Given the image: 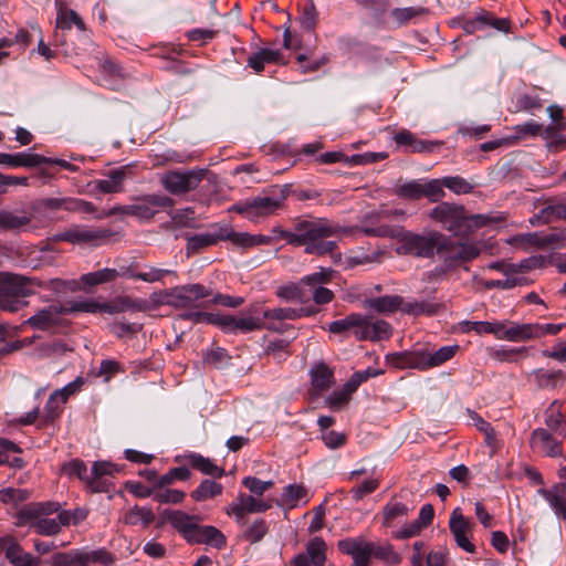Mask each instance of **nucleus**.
Masks as SVG:
<instances>
[{"label":"nucleus","mask_w":566,"mask_h":566,"mask_svg":"<svg viewBox=\"0 0 566 566\" xmlns=\"http://www.w3.org/2000/svg\"><path fill=\"white\" fill-rule=\"evenodd\" d=\"M438 304H433L427 301L405 302V300L402 298L401 312L409 315H433L438 312Z\"/></svg>","instance_id":"obj_44"},{"label":"nucleus","mask_w":566,"mask_h":566,"mask_svg":"<svg viewBox=\"0 0 566 566\" xmlns=\"http://www.w3.org/2000/svg\"><path fill=\"white\" fill-rule=\"evenodd\" d=\"M526 379L539 389H554L565 384L566 374L560 369L538 368L528 373Z\"/></svg>","instance_id":"obj_17"},{"label":"nucleus","mask_w":566,"mask_h":566,"mask_svg":"<svg viewBox=\"0 0 566 566\" xmlns=\"http://www.w3.org/2000/svg\"><path fill=\"white\" fill-rule=\"evenodd\" d=\"M537 219H541L544 223H551L559 219L566 220V203L558 202L544 207Z\"/></svg>","instance_id":"obj_56"},{"label":"nucleus","mask_w":566,"mask_h":566,"mask_svg":"<svg viewBox=\"0 0 566 566\" xmlns=\"http://www.w3.org/2000/svg\"><path fill=\"white\" fill-rule=\"evenodd\" d=\"M221 229L222 226H213L212 232L199 233L188 238L187 241V251L188 253H198L201 250L217 244L219 241H222L221 238Z\"/></svg>","instance_id":"obj_32"},{"label":"nucleus","mask_w":566,"mask_h":566,"mask_svg":"<svg viewBox=\"0 0 566 566\" xmlns=\"http://www.w3.org/2000/svg\"><path fill=\"white\" fill-rule=\"evenodd\" d=\"M222 485L213 480L206 479L203 480L199 486L193 490L190 494V496L198 501L202 502L208 499H212L217 495H220L222 493Z\"/></svg>","instance_id":"obj_43"},{"label":"nucleus","mask_w":566,"mask_h":566,"mask_svg":"<svg viewBox=\"0 0 566 566\" xmlns=\"http://www.w3.org/2000/svg\"><path fill=\"white\" fill-rule=\"evenodd\" d=\"M505 218L501 216H494V214H469L465 211V220L463 224V231L462 237H467L475 232L478 229L494 224L504 222Z\"/></svg>","instance_id":"obj_33"},{"label":"nucleus","mask_w":566,"mask_h":566,"mask_svg":"<svg viewBox=\"0 0 566 566\" xmlns=\"http://www.w3.org/2000/svg\"><path fill=\"white\" fill-rule=\"evenodd\" d=\"M557 234H543L539 232L516 234L507 240V243L516 248L528 250L531 248H547L559 241Z\"/></svg>","instance_id":"obj_20"},{"label":"nucleus","mask_w":566,"mask_h":566,"mask_svg":"<svg viewBox=\"0 0 566 566\" xmlns=\"http://www.w3.org/2000/svg\"><path fill=\"white\" fill-rule=\"evenodd\" d=\"M559 478L566 480V467L559 470ZM542 495L558 518L566 521V482L554 484L551 489H538Z\"/></svg>","instance_id":"obj_13"},{"label":"nucleus","mask_w":566,"mask_h":566,"mask_svg":"<svg viewBox=\"0 0 566 566\" xmlns=\"http://www.w3.org/2000/svg\"><path fill=\"white\" fill-rule=\"evenodd\" d=\"M263 317L265 319L295 321L300 318V313L297 312V308L293 307H276L264 311Z\"/></svg>","instance_id":"obj_60"},{"label":"nucleus","mask_w":566,"mask_h":566,"mask_svg":"<svg viewBox=\"0 0 566 566\" xmlns=\"http://www.w3.org/2000/svg\"><path fill=\"white\" fill-rule=\"evenodd\" d=\"M263 326V323L259 317L254 316H241L235 317L233 315H221L220 316V324L219 327H221L224 332L228 333H235L238 331L243 333H249L253 331L261 329Z\"/></svg>","instance_id":"obj_23"},{"label":"nucleus","mask_w":566,"mask_h":566,"mask_svg":"<svg viewBox=\"0 0 566 566\" xmlns=\"http://www.w3.org/2000/svg\"><path fill=\"white\" fill-rule=\"evenodd\" d=\"M531 446L534 450L547 455L558 457L562 454V443L552 433L543 428L533 430Z\"/></svg>","instance_id":"obj_19"},{"label":"nucleus","mask_w":566,"mask_h":566,"mask_svg":"<svg viewBox=\"0 0 566 566\" xmlns=\"http://www.w3.org/2000/svg\"><path fill=\"white\" fill-rule=\"evenodd\" d=\"M473 524L462 514L459 507L454 509L449 520V528L459 547L468 553H474L475 546L470 542L468 534L472 532Z\"/></svg>","instance_id":"obj_15"},{"label":"nucleus","mask_w":566,"mask_h":566,"mask_svg":"<svg viewBox=\"0 0 566 566\" xmlns=\"http://www.w3.org/2000/svg\"><path fill=\"white\" fill-rule=\"evenodd\" d=\"M189 464L202 472L203 474L212 478H221L224 474V469L216 465L209 458L201 454L191 453L187 457Z\"/></svg>","instance_id":"obj_39"},{"label":"nucleus","mask_w":566,"mask_h":566,"mask_svg":"<svg viewBox=\"0 0 566 566\" xmlns=\"http://www.w3.org/2000/svg\"><path fill=\"white\" fill-rule=\"evenodd\" d=\"M33 293L32 281L25 276L0 273V308L17 312L25 302L22 300Z\"/></svg>","instance_id":"obj_4"},{"label":"nucleus","mask_w":566,"mask_h":566,"mask_svg":"<svg viewBox=\"0 0 566 566\" xmlns=\"http://www.w3.org/2000/svg\"><path fill=\"white\" fill-rule=\"evenodd\" d=\"M560 407L562 403L558 400H554L545 410V424L552 431H559L562 424L566 421Z\"/></svg>","instance_id":"obj_46"},{"label":"nucleus","mask_w":566,"mask_h":566,"mask_svg":"<svg viewBox=\"0 0 566 566\" xmlns=\"http://www.w3.org/2000/svg\"><path fill=\"white\" fill-rule=\"evenodd\" d=\"M82 559L84 566H88V564L91 563H101L105 566H108L114 562V557L112 556V554L105 549H97L91 552L82 551Z\"/></svg>","instance_id":"obj_61"},{"label":"nucleus","mask_w":566,"mask_h":566,"mask_svg":"<svg viewBox=\"0 0 566 566\" xmlns=\"http://www.w3.org/2000/svg\"><path fill=\"white\" fill-rule=\"evenodd\" d=\"M333 273L332 269L321 268L317 272L305 275L300 280L305 295L304 304H308L313 300L316 305H324L334 300L333 291L324 286L332 281Z\"/></svg>","instance_id":"obj_7"},{"label":"nucleus","mask_w":566,"mask_h":566,"mask_svg":"<svg viewBox=\"0 0 566 566\" xmlns=\"http://www.w3.org/2000/svg\"><path fill=\"white\" fill-rule=\"evenodd\" d=\"M207 174L208 170L202 168L186 171L170 170L161 176L160 181L169 193L179 196L198 188Z\"/></svg>","instance_id":"obj_8"},{"label":"nucleus","mask_w":566,"mask_h":566,"mask_svg":"<svg viewBox=\"0 0 566 566\" xmlns=\"http://www.w3.org/2000/svg\"><path fill=\"white\" fill-rule=\"evenodd\" d=\"M55 8L57 10L55 25L59 30H70L72 24L76 25L78 30L85 31V23L76 11L67 9L63 0H55Z\"/></svg>","instance_id":"obj_29"},{"label":"nucleus","mask_w":566,"mask_h":566,"mask_svg":"<svg viewBox=\"0 0 566 566\" xmlns=\"http://www.w3.org/2000/svg\"><path fill=\"white\" fill-rule=\"evenodd\" d=\"M537 323L533 324H518V323H510L506 340L510 342H526L530 339L538 338Z\"/></svg>","instance_id":"obj_35"},{"label":"nucleus","mask_w":566,"mask_h":566,"mask_svg":"<svg viewBox=\"0 0 566 566\" xmlns=\"http://www.w3.org/2000/svg\"><path fill=\"white\" fill-rule=\"evenodd\" d=\"M118 272L115 269H102L95 272L84 274L82 281L87 285H97L106 282H112L118 276Z\"/></svg>","instance_id":"obj_52"},{"label":"nucleus","mask_w":566,"mask_h":566,"mask_svg":"<svg viewBox=\"0 0 566 566\" xmlns=\"http://www.w3.org/2000/svg\"><path fill=\"white\" fill-rule=\"evenodd\" d=\"M112 235V231L103 228H91L86 226H73L65 231L54 235V241H65L73 244L92 243L103 241Z\"/></svg>","instance_id":"obj_10"},{"label":"nucleus","mask_w":566,"mask_h":566,"mask_svg":"<svg viewBox=\"0 0 566 566\" xmlns=\"http://www.w3.org/2000/svg\"><path fill=\"white\" fill-rule=\"evenodd\" d=\"M32 216L25 212L0 210V230L15 231L31 223Z\"/></svg>","instance_id":"obj_34"},{"label":"nucleus","mask_w":566,"mask_h":566,"mask_svg":"<svg viewBox=\"0 0 566 566\" xmlns=\"http://www.w3.org/2000/svg\"><path fill=\"white\" fill-rule=\"evenodd\" d=\"M123 275L128 276L129 279L140 280L146 283H155L161 281L167 275H172L177 277V272L169 269L156 268L153 265H144L143 271H136L132 266L127 268Z\"/></svg>","instance_id":"obj_27"},{"label":"nucleus","mask_w":566,"mask_h":566,"mask_svg":"<svg viewBox=\"0 0 566 566\" xmlns=\"http://www.w3.org/2000/svg\"><path fill=\"white\" fill-rule=\"evenodd\" d=\"M428 216L432 221L441 224L443 229L451 232L453 235L462 237L465 220L464 206L440 202L429 211Z\"/></svg>","instance_id":"obj_9"},{"label":"nucleus","mask_w":566,"mask_h":566,"mask_svg":"<svg viewBox=\"0 0 566 566\" xmlns=\"http://www.w3.org/2000/svg\"><path fill=\"white\" fill-rule=\"evenodd\" d=\"M222 241H230L234 248L249 250L260 245H270L275 237H265L264 234H252L249 232H237L229 226H222Z\"/></svg>","instance_id":"obj_12"},{"label":"nucleus","mask_w":566,"mask_h":566,"mask_svg":"<svg viewBox=\"0 0 566 566\" xmlns=\"http://www.w3.org/2000/svg\"><path fill=\"white\" fill-rule=\"evenodd\" d=\"M307 496V490L303 485L290 484L284 488L282 493V504L289 507H295L300 500Z\"/></svg>","instance_id":"obj_54"},{"label":"nucleus","mask_w":566,"mask_h":566,"mask_svg":"<svg viewBox=\"0 0 566 566\" xmlns=\"http://www.w3.org/2000/svg\"><path fill=\"white\" fill-rule=\"evenodd\" d=\"M174 206V200L164 195H148L138 202L129 206H117L109 210L101 211L96 218L103 219L114 214H128L140 219H151L159 210Z\"/></svg>","instance_id":"obj_5"},{"label":"nucleus","mask_w":566,"mask_h":566,"mask_svg":"<svg viewBox=\"0 0 566 566\" xmlns=\"http://www.w3.org/2000/svg\"><path fill=\"white\" fill-rule=\"evenodd\" d=\"M44 161H49L48 157L39 154L18 153L7 154L0 153V165L9 167H27L33 168L42 165Z\"/></svg>","instance_id":"obj_26"},{"label":"nucleus","mask_w":566,"mask_h":566,"mask_svg":"<svg viewBox=\"0 0 566 566\" xmlns=\"http://www.w3.org/2000/svg\"><path fill=\"white\" fill-rule=\"evenodd\" d=\"M363 322V315L353 313L347 315L345 318L332 322L328 325V331L334 334H342L347 331H354V327Z\"/></svg>","instance_id":"obj_51"},{"label":"nucleus","mask_w":566,"mask_h":566,"mask_svg":"<svg viewBox=\"0 0 566 566\" xmlns=\"http://www.w3.org/2000/svg\"><path fill=\"white\" fill-rule=\"evenodd\" d=\"M155 520L153 511L148 507H140L135 505L128 510L123 517V521L127 525L142 524L144 527H148Z\"/></svg>","instance_id":"obj_40"},{"label":"nucleus","mask_w":566,"mask_h":566,"mask_svg":"<svg viewBox=\"0 0 566 566\" xmlns=\"http://www.w3.org/2000/svg\"><path fill=\"white\" fill-rule=\"evenodd\" d=\"M164 518H166L187 542H189L197 524L202 520L198 515H189L182 511H165Z\"/></svg>","instance_id":"obj_22"},{"label":"nucleus","mask_w":566,"mask_h":566,"mask_svg":"<svg viewBox=\"0 0 566 566\" xmlns=\"http://www.w3.org/2000/svg\"><path fill=\"white\" fill-rule=\"evenodd\" d=\"M118 472L115 464L108 461H96L90 471V490L92 492H106L108 490V478Z\"/></svg>","instance_id":"obj_16"},{"label":"nucleus","mask_w":566,"mask_h":566,"mask_svg":"<svg viewBox=\"0 0 566 566\" xmlns=\"http://www.w3.org/2000/svg\"><path fill=\"white\" fill-rule=\"evenodd\" d=\"M285 198V190L275 186L254 198L233 205L231 210L250 221L256 222L260 218L271 216L281 209Z\"/></svg>","instance_id":"obj_3"},{"label":"nucleus","mask_w":566,"mask_h":566,"mask_svg":"<svg viewBox=\"0 0 566 566\" xmlns=\"http://www.w3.org/2000/svg\"><path fill=\"white\" fill-rule=\"evenodd\" d=\"M358 229L343 228L337 223L321 218L300 220L294 223L293 245H303L305 253L322 256L333 253L337 247L335 241L328 240L329 238L352 231L360 232Z\"/></svg>","instance_id":"obj_1"},{"label":"nucleus","mask_w":566,"mask_h":566,"mask_svg":"<svg viewBox=\"0 0 566 566\" xmlns=\"http://www.w3.org/2000/svg\"><path fill=\"white\" fill-rule=\"evenodd\" d=\"M64 405L65 402L56 394L52 392L45 402L41 422L43 424L53 423L62 413Z\"/></svg>","instance_id":"obj_41"},{"label":"nucleus","mask_w":566,"mask_h":566,"mask_svg":"<svg viewBox=\"0 0 566 566\" xmlns=\"http://www.w3.org/2000/svg\"><path fill=\"white\" fill-rule=\"evenodd\" d=\"M444 187L443 178L422 182L423 198L430 202H439L446 196Z\"/></svg>","instance_id":"obj_50"},{"label":"nucleus","mask_w":566,"mask_h":566,"mask_svg":"<svg viewBox=\"0 0 566 566\" xmlns=\"http://www.w3.org/2000/svg\"><path fill=\"white\" fill-rule=\"evenodd\" d=\"M446 188L457 195H465L472 192L474 186L460 176L443 177Z\"/></svg>","instance_id":"obj_59"},{"label":"nucleus","mask_w":566,"mask_h":566,"mask_svg":"<svg viewBox=\"0 0 566 566\" xmlns=\"http://www.w3.org/2000/svg\"><path fill=\"white\" fill-rule=\"evenodd\" d=\"M333 371L324 363L317 364L311 370L312 386L317 392L329 389L333 385Z\"/></svg>","instance_id":"obj_36"},{"label":"nucleus","mask_w":566,"mask_h":566,"mask_svg":"<svg viewBox=\"0 0 566 566\" xmlns=\"http://www.w3.org/2000/svg\"><path fill=\"white\" fill-rule=\"evenodd\" d=\"M147 302L140 298H132L127 295H117L114 298L102 303L101 313L119 314L124 312H144Z\"/></svg>","instance_id":"obj_18"},{"label":"nucleus","mask_w":566,"mask_h":566,"mask_svg":"<svg viewBox=\"0 0 566 566\" xmlns=\"http://www.w3.org/2000/svg\"><path fill=\"white\" fill-rule=\"evenodd\" d=\"M395 195L403 200L418 201L423 198L422 182L420 180H408L395 186Z\"/></svg>","instance_id":"obj_38"},{"label":"nucleus","mask_w":566,"mask_h":566,"mask_svg":"<svg viewBox=\"0 0 566 566\" xmlns=\"http://www.w3.org/2000/svg\"><path fill=\"white\" fill-rule=\"evenodd\" d=\"M269 532V526L263 518H256L250 526H248L242 537L251 544L261 542Z\"/></svg>","instance_id":"obj_48"},{"label":"nucleus","mask_w":566,"mask_h":566,"mask_svg":"<svg viewBox=\"0 0 566 566\" xmlns=\"http://www.w3.org/2000/svg\"><path fill=\"white\" fill-rule=\"evenodd\" d=\"M31 496V492L27 489L8 488L0 491V501L3 503H21Z\"/></svg>","instance_id":"obj_62"},{"label":"nucleus","mask_w":566,"mask_h":566,"mask_svg":"<svg viewBox=\"0 0 566 566\" xmlns=\"http://www.w3.org/2000/svg\"><path fill=\"white\" fill-rule=\"evenodd\" d=\"M276 295L289 302L304 304L305 295L301 287V282L284 285L277 289Z\"/></svg>","instance_id":"obj_58"},{"label":"nucleus","mask_w":566,"mask_h":566,"mask_svg":"<svg viewBox=\"0 0 566 566\" xmlns=\"http://www.w3.org/2000/svg\"><path fill=\"white\" fill-rule=\"evenodd\" d=\"M62 470L69 476H75L90 489V471L87 470L86 464L80 460L75 459L70 461L69 463L62 467Z\"/></svg>","instance_id":"obj_49"},{"label":"nucleus","mask_w":566,"mask_h":566,"mask_svg":"<svg viewBox=\"0 0 566 566\" xmlns=\"http://www.w3.org/2000/svg\"><path fill=\"white\" fill-rule=\"evenodd\" d=\"M337 547L343 554L352 556L354 566H368L371 542L364 537H347L338 541Z\"/></svg>","instance_id":"obj_14"},{"label":"nucleus","mask_w":566,"mask_h":566,"mask_svg":"<svg viewBox=\"0 0 566 566\" xmlns=\"http://www.w3.org/2000/svg\"><path fill=\"white\" fill-rule=\"evenodd\" d=\"M394 364L400 368H415L426 370L432 368L430 361V352H415L410 354L392 355Z\"/></svg>","instance_id":"obj_28"},{"label":"nucleus","mask_w":566,"mask_h":566,"mask_svg":"<svg viewBox=\"0 0 566 566\" xmlns=\"http://www.w3.org/2000/svg\"><path fill=\"white\" fill-rule=\"evenodd\" d=\"M132 172L129 166H122L119 168L108 171L106 179L94 181L95 188L103 193H117L123 191L124 181Z\"/></svg>","instance_id":"obj_25"},{"label":"nucleus","mask_w":566,"mask_h":566,"mask_svg":"<svg viewBox=\"0 0 566 566\" xmlns=\"http://www.w3.org/2000/svg\"><path fill=\"white\" fill-rule=\"evenodd\" d=\"M370 556H375L391 564H399L401 562L400 555L397 554L389 544L371 542Z\"/></svg>","instance_id":"obj_55"},{"label":"nucleus","mask_w":566,"mask_h":566,"mask_svg":"<svg viewBox=\"0 0 566 566\" xmlns=\"http://www.w3.org/2000/svg\"><path fill=\"white\" fill-rule=\"evenodd\" d=\"M42 518L40 507L38 503H29L23 505L17 513V525L25 526L34 528L35 521H40Z\"/></svg>","instance_id":"obj_45"},{"label":"nucleus","mask_w":566,"mask_h":566,"mask_svg":"<svg viewBox=\"0 0 566 566\" xmlns=\"http://www.w3.org/2000/svg\"><path fill=\"white\" fill-rule=\"evenodd\" d=\"M190 544H206L221 549L226 546L227 539L221 531L211 525L201 526L197 524L191 537Z\"/></svg>","instance_id":"obj_24"},{"label":"nucleus","mask_w":566,"mask_h":566,"mask_svg":"<svg viewBox=\"0 0 566 566\" xmlns=\"http://www.w3.org/2000/svg\"><path fill=\"white\" fill-rule=\"evenodd\" d=\"M366 308L373 310L378 314H391L396 311H401L402 296L400 295H384L379 297L366 298L364 301Z\"/></svg>","instance_id":"obj_30"},{"label":"nucleus","mask_w":566,"mask_h":566,"mask_svg":"<svg viewBox=\"0 0 566 566\" xmlns=\"http://www.w3.org/2000/svg\"><path fill=\"white\" fill-rule=\"evenodd\" d=\"M481 249L474 242H455L443 234L439 244L438 255L443 262L441 272L457 268L460 263L469 262L478 258Z\"/></svg>","instance_id":"obj_6"},{"label":"nucleus","mask_w":566,"mask_h":566,"mask_svg":"<svg viewBox=\"0 0 566 566\" xmlns=\"http://www.w3.org/2000/svg\"><path fill=\"white\" fill-rule=\"evenodd\" d=\"M298 21L303 29L312 31L315 29L318 21V11L313 0H306L301 9Z\"/></svg>","instance_id":"obj_47"},{"label":"nucleus","mask_w":566,"mask_h":566,"mask_svg":"<svg viewBox=\"0 0 566 566\" xmlns=\"http://www.w3.org/2000/svg\"><path fill=\"white\" fill-rule=\"evenodd\" d=\"M6 557L13 566H40V559L24 552L19 544H11L6 549Z\"/></svg>","instance_id":"obj_37"},{"label":"nucleus","mask_w":566,"mask_h":566,"mask_svg":"<svg viewBox=\"0 0 566 566\" xmlns=\"http://www.w3.org/2000/svg\"><path fill=\"white\" fill-rule=\"evenodd\" d=\"M458 349H459L458 345H449V346H443V347L439 348L434 353H430V361H431L432 367H438V366L444 364L446 361L450 360L451 358H453L454 355L457 354Z\"/></svg>","instance_id":"obj_64"},{"label":"nucleus","mask_w":566,"mask_h":566,"mask_svg":"<svg viewBox=\"0 0 566 566\" xmlns=\"http://www.w3.org/2000/svg\"><path fill=\"white\" fill-rule=\"evenodd\" d=\"M327 545L322 537L311 538L305 546V552L294 556L291 566H324L327 559Z\"/></svg>","instance_id":"obj_11"},{"label":"nucleus","mask_w":566,"mask_h":566,"mask_svg":"<svg viewBox=\"0 0 566 566\" xmlns=\"http://www.w3.org/2000/svg\"><path fill=\"white\" fill-rule=\"evenodd\" d=\"M358 230L367 237L397 238L401 235L397 251L416 258L432 259L434 254L439 253V244L443 240V233L439 231H429L423 234L410 231L401 232L399 228L387 224L366 226Z\"/></svg>","instance_id":"obj_2"},{"label":"nucleus","mask_w":566,"mask_h":566,"mask_svg":"<svg viewBox=\"0 0 566 566\" xmlns=\"http://www.w3.org/2000/svg\"><path fill=\"white\" fill-rule=\"evenodd\" d=\"M410 511L411 509L407 504L392 499L382 507L381 525L384 527H392L406 518Z\"/></svg>","instance_id":"obj_31"},{"label":"nucleus","mask_w":566,"mask_h":566,"mask_svg":"<svg viewBox=\"0 0 566 566\" xmlns=\"http://www.w3.org/2000/svg\"><path fill=\"white\" fill-rule=\"evenodd\" d=\"M394 140L399 146H409L412 153H423L431 149V145L426 142L418 139L409 130H400L394 136Z\"/></svg>","instance_id":"obj_42"},{"label":"nucleus","mask_w":566,"mask_h":566,"mask_svg":"<svg viewBox=\"0 0 566 566\" xmlns=\"http://www.w3.org/2000/svg\"><path fill=\"white\" fill-rule=\"evenodd\" d=\"M51 566H84L82 551L73 549L52 556Z\"/></svg>","instance_id":"obj_53"},{"label":"nucleus","mask_w":566,"mask_h":566,"mask_svg":"<svg viewBox=\"0 0 566 566\" xmlns=\"http://www.w3.org/2000/svg\"><path fill=\"white\" fill-rule=\"evenodd\" d=\"M34 532L43 536H53L61 532L60 523L56 518L42 517L40 521H35Z\"/></svg>","instance_id":"obj_63"},{"label":"nucleus","mask_w":566,"mask_h":566,"mask_svg":"<svg viewBox=\"0 0 566 566\" xmlns=\"http://www.w3.org/2000/svg\"><path fill=\"white\" fill-rule=\"evenodd\" d=\"M544 128L541 124L530 120L521 125H516L514 127L515 134L511 136V144L518 140L524 139L527 136H538L543 133Z\"/></svg>","instance_id":"obj_57"},{"label":"nucleus","mask_w":566,"mask_h":566,"mask_svg":"<svg viewBox=\"0 0 566 566\" xmlns=\"http://www.w3.org/2000/svg\"><path fill=\"white\" fill-rule=\"evenodd\" d=\"M64 314H66L65 305H50L29 317L27 324L33 328L45 331L60 324L61 316Z\"/></svg>","instance_id":"obj_21"}]
</instances>
